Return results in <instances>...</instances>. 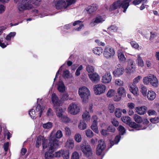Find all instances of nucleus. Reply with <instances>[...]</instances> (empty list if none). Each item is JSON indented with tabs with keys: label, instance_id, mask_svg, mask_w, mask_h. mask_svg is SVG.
Instances as JSON below:
<instances>
[{
	"label": "nucleus",
	"instance_id": "nucleus-12",
	"mask_svg": "<svg viewBox=\"0 0 159 159\" xmlns=\"http://www.w3.org/2000/svg\"><path fill=\"white\" fill-rule=\"evenodd\" d=\"M52 100L53 105V107L55 109H57L61 106L62 102L56 94L55 93L52 94Z\"/></svg>",
	"mask_w": 159,
	"mask_h": 159
},
{
	"label": "nucleus",
	"instance_id": "nucleus-45",
	"mask_svg": "<svg viewBox=\"0 0 159 159\" xmlns=\"http://www.w3.org/2000/svg\"><path fill=\"white\" fill-rule=\"evenodd\" d=\"M86 69L87 71L89 73H92L94 71L93 67L89 65H87Z\"/></svg>",
	"mask_w": 159,
	"mask_h": 159
},
{
	"label": "nucleus",
	"instance_id": "nucleus-4",
	"mask_svg": "<svg viewBox=\"0 0 159 159\" xmlns=\"http://www.w3.org/2000/svg\"><path fill=\"white\" fill-rule=\"evenodd\" d=\"M143 82L146 85L148 84L150 82L151 85L155 87H158L159 84L158 80L156 76L152 74L144 77L143 79Z\"/></svg>",
	"mask_w": 159,
	"mask_h": 159
},
{
	"label": "nucleus",
	"instance_id": "nucleus-36",
	"mask_svg": "<svg viewBox=\"0 0 159 159\" xmlns=\"http://www.w3.org/2000/svg\"><path fill=\"white\" fill-rule=\"evenodd\" d=\"M147 91V89L146 87L143 85L141 86L140 91L143 96H146Z\"/></svg>",
	"mask_w": 159,
	"mask_h": 159
},
{
	"label": "nucleus",
	"instance_id": "nucleus-11",
	"mask_svg": "<svg viewBox=\"0 0 159 159\" xmlns=\"http://www.w3.org/2000/svg\"><path fill=\"white\" fill-rule=\"evenodd\" d=\"M149 121L147 119L144 120L143 123L141 124H136L134 122H132L130 124L131 127L136 129L137 130L144 129L147 127V125L149 123Z\"/></svg>",
	"mask_w": 159,
	"mask_h": 159
},
{
	"label": "nucleus",
	"instance_id": "nucleus-5",
	"mask_svg": "<svg viewBox=\"0 0 159 159\" xmlns=\"http://www.w3.org/2000/svg\"><path fill=\"white\" fill-rule=\"evenodd\" d=\"M79 94L83 102H86L90 95V92L89 89L85 86L80 88L79 89Z\"/></svg>",
	"mask_w": 159,
	"mask_h": 159
},
{
	"label": "nucleus",
	"instance_id": "nucleus-1",
	"mask_svg": "<svg viewBox=\"0 0 159 159\" xmlns=\"http://www.w3.org/2000/svg\"><path fill=\"white\" fill-rule=\"evenodd\" d=\"M43 150L47 148L48 151L46 152L45 153V159H49L52 157L54 155L52 154L55 149L58 148L59 145V142L57 139L54 137H51L49 139V142L47 145V139H43Z\"/></svg>",
	"mask_w": 159,
	"mask_h": 159
},
{
	"label": "nucleus",
	"instance_id": "nucleus-17",
	"mask_svg": "<svg viewBox=\"0 0 159 159\" xmlns=\"http://www.w3.org/2000/svg\"><path fill=\"white\" fill-rule=\"evenodd\" d=\"M112 80V76L110 72H106L102 77V82L105 84L110 83Z\"/></svg>",
	"mask_w": 159,
	"mask_h": 159
},
{
	"label": "nucleus",
	"instance_id": "nucleus-16",
	"mask_svg": "<svg viewBox=\"0 0 159 159\" xmlns=\"http://www.w3.org/2000/svg\"><path fill=\"white\" fill-rule=\"evenodd\" d=\"M105 20V19L101 16H98L93 19L89 24L91 27H93L97 24L102 23Z\"/></svg>",
	"mask_w": 159,
	"mask_h": 159
},
{
	"label": "nucleus",
	"instance_id": "nucleus-51",
	"mask_svg": "<svg viewBox=\"0 0 159 159\" xmlns=\"http://www.w3.org/2000/svg\"><path fill=\"white\" fill-rule=\"evenodd\" d=\"M117 28L114 25H111L107 29L108 31H112L115 32L117 31Z\"/></svg>",
	"mask_w": 159,
	"mask_h": 159
},
{
	"label": "nucleus",
	"instance_id": "nucleus-9",
	"mask_svg": "<svg viewBox=\"0 0 159 159\" xmlns=\"http://www.w3.org/2000/svg\"><path fill=\"white\" fill-rule=\"evenodd\" d=\"M115 54V51L111 47L109 46L105 47L103 52V55L107 59L111 58Z\"/></svg>",
	"mask_w": 159,
	"mask_h": 159
},
{
	"label": "nucleus",
	"instance_id": "nucleus-6",
	"mask_svg": "<svg viewBox=\"0 0 159 159\" xmlns=\"http://www.w3.org/2000/svg\"><path fill=\"white\" fill-rule=\"evenodd\" d=\"M66 2L63 0H54L53 5L57 9H66L70 5V0H66Z\"/></svg>",
	"mask_w": 159,
	"mask_h": 159
},
{
	"label": "nucleus",
	"instance_id": "nucleus-55",
	"mask_svg": "<svg viewBox=\"0 0 159 159\" xmlns=\"http://www.w3.org/2000/svg\"><path fill=\"white\" fill-rule=\"evenodd\" d=\"M71 159H79L78 153L76 152H74L72 155Z\"/></svg>",
	"mask_w": 159,
	"mask_h": 159
},
{
	"label": "nucleus",
	"instance_id": "nucleus-49",
	"mask_svg": "<svg viewBox=\"0 0 159 159\" xmlns=\"http://www.w3.org/2000/svg\"><path fill=\"white\" fill-rule=\"evenodd\" d=\"M63 76L65 79H68L70 77L69 72L68 70H64L63 73Z\"/></svg>",
	"mask_w": 159,
	"mask_h": 159
},
{
	"label": "nucleus",
	"instance_id": "nucleus-39",
	"mask_svg": "<svg viewBox=\"0 0 159 159\" xmlns=\"http://www.w3.org/2000/svg\"><path fill=\"white\" fill-rule=\"evenodd\" d=\"M121 119L123 122L127 124L130 123V118L128 116H123L121 117Z\"/></svg>",
	"mask_w": 159,
	"mask_h": 159
},
{
	"label": "nucleus",
	"instance_id": "nucleus-50",
	"mask_svg": "<svg viewBox=\"0 0 159 159\" xmlns=\"http://www.w3.org/2000/svg\"><path fill=\"white\" fill-rule=\"evenodd\" d=\"M75 139L77 142H80L82 140L81 135L79 134H77L75 136Z\"/></svg>",
	"mask_w": 159,
	"mask_h": 159
},
{
	"label": "nucleus",
	"instance_id": "nucleus-38",
	"mask_svg": "<svg viewBox=\"0 0 159 159\" xmlns=\"http://www.w3.org/2000/svg\"><path fill=\"white\" fill-rule=\"evenodd\" d=\"M55 110H56L57 115L58 117L61 118L63 116L62 114L63 110L62 108L60 107Z\"/></svg>",
	"mask_w": 159,
	"mask_h": 159
},
{
	"label": "nucleus",
	"instance_id": "nucleus-2",
	"mask_svg": "<svg viewBox=\"0 0 159 159\" xmlns=\"http://www.w3.org/2000/svg\"><path fill=\"white\" fill-rule=\"evenodd\" d=\"M41 0H21L18 4V10L22 12L26 10H29L33 7V4L38 6L40 4Z\"/></svg>",
	"mask_w": 159,
	"mask_h": 159
},
{
	"label": "nucleus",
	"instance_id": "nucleus-23",
	"mask_svg": "<svg viewBox=\"0 0 159 159\" xmlns=\"http://www.w3.org/2000/svg\"><path fill=\"white\" fill-rule=\"evenodd\" d=\"M156 97V94L154 91L152 90L148 91L147 97L149 100H153Z\"/></svg>",
	"mask_w": 159,
	"mask_h": 159
},
{
	"label": "nucleus",
	"instance_id": "nucleus-22",
	"mask_svg": "<svg viewBox=\"0 0 159 159\" xmlns=\"http://www.w3.org/2000/svg\"><path fill=\"white\" fill-rule=\"evenodd\" d=\"M124 72V69L123 67L118 68L113 72L114 75L116 77H118L123 75Z\"/></svg>",
	"mask_w": 159,
	"mask_h": 159
},
{
	"label": "nucleus",
	"instance_id": "nucleus-26",
	"mask_svg": "<svg viewBox=\"0 0 159 159\" xmlns=\"http://www.w3.org/2000/svg\"><path fill=\"white\" fill-rule=\"evenodd\" d=\"M97 7L95 5H93L91 6H88L86 9L87 11L90 14L97 10Z\"/></svg>",
	"mask_w": 159,
	"mask_h": 159
},
{
	"label": "nucleus",
	"instance_id": "nucleus-46",
	"mask_svg": "<svg viewBox=\"0 0 159 159\" xmlns=\"http://www.w3.org/2000/svg\"><path fill=\"white\" fill-rule=\"evenodd\" d=\"M86 135L89 138H91L93 136V132L90 129H87L85 131Z\"/></svg>",
	"mask_w": 159,
	"mask_h": 159
},
{
	"label": "nucleus",
	"instance_id": "nucleus-40",
	"mask_svg": "<svg viewBox=\"0 0 159 159\" xmlns=\"http://www.w3.org/2000/svg\"><path fill=\"white\" fill-rule=\"evenodd\" d=\"M43 127L45 129H50L52 128V123L51 122H48L43 125Z\"/></svg>",
	"mask_w": 159,
	"mask_h": 159
},
{
	"label": "nucleus",
	"instance_id": "nucleus-42",
	"mask_svg": "<svg viewBox=\"0 0 159 159\" xmlns=\"http://www.w3.org/2000/svg\"><path fill=\"white\" fill-rule=\"evenodd\" d=\"M115 114L116 117L120 118L121 116V110L120 108H116L115 111Z\"/></svg>",
	"mask_w": 159,
	"mask_h": 159
},
{
	"label": "nucleus",
	"instance_id": "nucleus-3",
	"mask_svg": "<svg viewBox=\"0 0 159 159\" xmlns=\"http://www.w3.org/2000/svg\"><path fill=\"white\" fill-rule=\"evenodd\" d=\"M132 0H119L114 2L110 7L109 10L112 11L122 7L124 9L123 12H125L129 6V2Z\"/></svg>",
	"mask_w": 159,
	"mask_h": 159
},
{
	"label": "nucleus",
	"instance_id": "nucleus-30",
	"mask_svg": "<svg viewBox=\"0 0 159 159\" xmlns=\"http://www.w3.org/2000/svg\"><path fill=\"white\" fill-rule=\"evenodd\" d=\"M116 93V92L115 89H110L107 93V96L109 98H111L113 97H114Z\"/></svg>",
	"mask_w": 159,
	"mask_h": 159
},
{
	"label": "nucleus",
	"instance_id": "nucleus-34",
	"mask_svg": "<svg viewBox=\"0 0 159 159\" xmlns=\"http://www.w3.org/2000/svg\"><path fill=\"white\" fill-rule=\"evenodd\" d=\"M133 118L134 120L136 122L140 123L142 121V118L137 114H135Z\"/></svg>",
	"mask_w": 159,
	"mask_h": 159
},
{
	"label": "nucleus",
	"instance_id": "nucleus-19",
	"mask_svg": "<svg viewBox=\"0 0 159 159\" xmlns=\"http://www.w3.org/2000/svg\"><path fill=\"white\" fill-rule=\"evenodd\" d=\"M129 87L130 88V91L134 95L136 96L139 95L138 88L135 85L130 84Z\"/></svg>",
	"mask_w": 159,
	"mask_h": 159
},
{
	"label": "nucleus",
	"instance_id": "nucleus-20",
	"mask_svg": "<svg viewBox=\"0 0 159 159\" xmlns=\"http://www.w3.org/2000/svg\"><path fill=\"white\" fill-rule=\"evenodd\" d=\"M89 76L93 82H98L100 80V77L97 73L89 74Z\"/></svg>",
	"mask_w": 159,
	"mask_h": 159
},
{
	"label": "nucleus",
	"instance_id": "nucleus-58",
	"mask_svg": "<svg viewBox=\"0 0 159 159\" xmlns=\"http://www.w3.org/2000/svg\"><path fill=\"white\" fill-rule=\"evenodd\" d=\"M127 106L129 109L132 110L134 108L135 105L133 103L129 102L128 103Z\"/></svg>",
	"mask_w": 159,
	"mask_h": 159
},
{
	"label": "nucleus",
	"instance_id": "nucleus-59",
	"mask_svg": "<svg viewBox=\"0 0 159 159\" xmlns=\"http://www.w3.org/2000/svg\"><path fill=\"white\" fill-rule=\"evenodd\" d=\"M60 119L63 122L66 123H68L69 122V119L66 116H63Z\"/></svg>",
	"mask_w": 159,
	"mask_h": 159
},
{
	"label": "nucleus",
	"instance_id": "nucleus-31",
	"mask_svg": "<svg viewBox=\"0 0 159 159\" xmlns=\"http://www.w3.org/2000/svg\"><path fill=\"white\" fill-rule=\"evenodd\" d=\"M82 117L83 120L87 122L89 121L90 119V116L89 112L87 111H86L83 113Z\"/></svg>",
	"mask_w": 159,
	"mask_h": 159
},
{
	"label": "nucleus",
	"instance_id": "nucleus-15",
	"mask_svg": "<svg viewBox=\"0 0 159 159\" xmlns=\"http://www.w3.org/2000/svg\"><path fill=\"white\" fill-rule=\"evenodd\" d=\"M69 152L68 150H61L55 153V157H60L62 156L64 159H69Z\"/></svg>",
	"mask_w": 159,
	"mask_h": 159
},
{
	"label": "nucleus",
	"instance_id": "nucleus-41",
	"mask_svg": "<svg viewBox=\"0 0 159 159\" xmlns=\"http://www.w3.org/2000/svg\"><path fill=\"white\" fill-rule=\"evenodd\" d=\"M142 78V77L141 76L139 75L133 79V83H131L130 84L135 85L136 84L138 83L139 82Z\"/></svg>",
	"mask_w": 159,
	"mask_h": 159
},
{
	"label": "nucleus",
	"instance_id": "nucleus-60",
	"mask_svg": "<svg viewBox=\"0 0 159 159\" xmlns=\"http://www.w3.org/2000/svg\"><path fill=\"white\" fill-rule=\"evenodd\" d=\"M98 119V118L96 115H93L92 117V123H97V120Z\"/></svg>",
	"mask_w": 159,
	"mask_h": 159
},
{
	"label": "nucleus",
	"instance_id": "nucleus-7",
	"mask_svg": "<svg viewBox=\"0 0 159 159\" xmlns=\"http://www.w3.org/2000/svg\"><path fill=\"white\" fill-rule=\"evenodd\" d=\"M117 95L114 97V100L118 102L120 101L122 97H125L126 96V92L125 88L123 87L118 88L117 90Z\"/></svg>",
	"mask_w": 159,
	"mask_h": 159
},
{
	"label": "nucleus",
	"instance_id": "nucleus-13",
	"mask_svg": "<svg viewBox=\"0 0 159 159\" xmlns=\"http://www.w3.org/2000/svg\"><path fill=\"white\" fill-rule=\"evenodd\" d=\"M127 66L125 69V72L128 74H130L133 72L134 70L135 67L134 64V61L131 59L128 60Z\"/></svg>",
	"mask_w": 159,
	"mask_h": 159
},
{
	"label": "nucleus",
	"instance_id": "nucleus-33",
	"mask_svg": "<svg viewBox=\"0 0 159 159\" xmlns=\"http://www.w3.org/2000/svg\"><path fill=\"white\" fill-rule=\"evenodd\" d=\"M114 83L115 85L117 87H122V86H123L124 84L123 81L119 79H116Z\"/></svg>",
	"mask_w": 159,
	"mask_h": 159
},
{
	"label": "nucleus",
	"instance_id": "nucleus-63",
	"mask_svg": "<svg viewBox=\"0 0 159 159\" xmlns=\"http://www.w3.org/2000/svg\"><path fill=\"white\" fill-rule=\"evenodd\" d=\"M143 0H134L132 2V3L135 5H136L140 3Z\"/></svg>",
	"mask_w": 159,
	"mask_h": 159
},
{
	"label": "nucleus",
	"instance_id": "nucleus-27",
	"mask_svg": "<svg viewBox=\"0 0 159 159\" xmlns=\"http://www.w3.org/2000/svg\"><path fill=\"white\" fill-rule=\"evenodd\" d=\"M118 57L120 61L123 62H125L126 61V58L122 52L120 51H118Z\"/></svg>",
	"mask_w": 159,
	"mask_h": 159
},
{
	"label": "nucleus",
	"instance_id": "nucleus-24",
	"mask_svg": "<svg viewBox=\"0 0 159 159\" xmlns=\"http://www.w3.org/2000/svg\"><path fill=\"white\" fill-rule=\"evenodd\" d=\"M136 62L138 66L141 67L144 66V62L140 54H139L137 55V58Z\"/></svg>",
	"mask_w": 159,
	"mask_h": 159
},
{
	"label": "nucleus",
	"instance_id": "nucleus-61",
	"mask_svg": "<svg viewBox=\"0 0 159 159\" xmlns=\"http://www.w3.org/2000/svg\"><path fill=\"white\" fill-rule=\"evenodd\" d=\"M111 122L113 125L115 127L119 125V122L115 119H112L111 120Z\"/></svg>",
	"mask_w": 159,
	"mask_h": 159
},
{
	"label": "nucleus",
	"instance_id": "nucleus-37",
	"mask_svg": "<svg viewBox=\"0 0 159 159\" xmlns=\"http://www.w3.org/2000/svg\"><path fill=\"white\" fill-rule=\"evenodd\" d=\"M78 127L81 130H84L87 128V125L84 122L80 121L79 125Z\"/></svg>",
	"mask_w": 159,
	"mask_h": 159
},
{
	"label": "nucleus",
	"instance_id": "nucleus-18",
	"mask_svg": "<svg viewBox=\"0 0 159 159\" xmlns=\"http://www.w3.org/2000/svg\"><path fill=\"white\" fill-rule=\"evenodd\" d=\"M80 111L79 107L75 103H72L70 105V114L76 115Z\"/></svg>",
	"mask_w": 159,
	"mask_h": 159
},
{
	"label": "nucleus",
	"instance_id": "nucleus-62",
	"mask_svg": "<svg viewBox=\"0 0 159 159\" xmlns=\"http://www.w3.org/2000/svg\"><path fill=\"white\" fill-rule=\"evenodd\" d=\"M97 141L98 139L97 138H96L95 139H92L90 140V144L91 145L95 146Z\"/></svg>",
	"mask_w": 159,
	"mask_h": 159
},
{
	"label": "nucleus",
	"instance_id": "nucleus-21",
	"mask_svg": "<svg viewBox=\"0 0 159 159\" xmlns=\"http://www.w3.org/2000/svg\"><path fill=\"white\" fill-rule=\"evenodd\" d=\"M136 112L139 115H143L146 112L147 108L145 106H143L136 107L135 108Z\"/></svg>",
	"mask_w": 159,
	"mask_h": 159
},
{
	"label": "nucleus",
	"instance_id": "nucleus-35",
	"mask_svg": "<svg viewBox=\"0 0 159 159\" xmlns=\"http://www.w3.org/2000/svg\"><path fill=\"white\" fill-rule=\"evenodd\" d=\"M91 128L96 133L98 134L99 133L97 123H92Z\"/></svg>",
	"mask_w": 159,
	"mask_h": 159
},
{
	"label": "nucleus",
	"instance_id": "nucleus-25",
	"mask_svg": "<svg viewBox=\"0 0 159 159\" xmlns=\"http://www.w3.org/2000/svg\"><path fill=\"white\" fill-rule=\"evenodd\" d=\"M77 25H79L80 26L78 28L75 29V30L80 31L84 26V25L83 24L82 22L80 20L76 21L73 23V25L74 26H75Z\"/></svg>",
	"mask_w": 159,
	"mask_h": 159
},
{
	"label": "nucleus",
	"instance_id": "nucleus-47",
	"mask_svg": "<svg viewBox=\"0 0 159 159\" xmlns=\"http://www.w3.org/2000/svg\"><path fill=\"white\" fill-rule=\"evenodd\" d=\"M118 129L120 134L121 135L124 134L125 133V128L122 125L119 126Z\"/></svg>",
	"mask_w": 159,
	"mask_h": 159
},
{
	"label": "nucleus",
	"instance_id": "nucleus-32",
	"mask_svg": "<svg viewBox=\"0 0 159 159\" xmlns=\"http://www.w3.org/2000/svg\"><path fill=\"white\" fill-rule=\"evenodd\" d=\"M93 52L95 54L98 55H100L102 53L103 50L101 48L97 47L93 49Z\"/></svg>",
	"mask_w": 159,
	"mask_h": 159
},
{
	"label": "nucleus",
	"instance_id": "nucleus-54",
	"mask_svg": "<svg viewBox=\"0 0 159 159\" xmlns=\"http://www.w3.org/2000/svg\"><path fill=\"white\" fill-rule=\"evenodd\" d=\"M53 112L52 110L49 108L47 111V114L48 117H51L53 116Z\"/></svg>",
	"mask_w": 159,
	"mask_h": 159
},
{
	"label": "nucleus",
	"instance_id": "nucleus-48",
	"mask_svg": "<svg viewBox=\"0 0 159 159\" xmlns=\"http://www.w3.org/2000/svg\"><path fill=\"white\" fill-rule=\"evenodd\" d=\"M83 65H80V66L76 70L75 73V75L77 76H79L80 74V71L83 69Z\"/></svg>",
	"mask_w": 159,
	"mask_h": 159
},
{
	"label": "nucleus",
	"instance_id": "nucleus-28",
	"mask_svg": "<svg viewBox=\"0 0 159 159\" xmlns=\"http://www.w3.org/2000/svg\"><path fill=\"white\" fill-rule=\"evenodd\" d=\"M44 106H42L41 107V106L39 104H38L37 106L36 109V112H39V117L41 116L42 114L43 111L44 110Z\"/></svg>",
	"mask_w": 159,
	"mask_h": 159
},
{
	"label": "nucleus",
	"instance_id": "nucleus-29",
	"mask_svg": "<svg viewBox=\"0 0 159 159\" xmlns=\"http://www.w3.org/2000/svg\"><path fill=\"white\" fill-rule=\"evenodd\" d=\"M57 89L61 93H63L65 91V88L63 82L60 81L58 83Z\"/></svg>",
	"mask_w": 159,
	"mask_h": 159
},
{
	"label": "nucleus",
	"instance_id": "nucleus-53",
	"mask_svg": "<svg viewBox=\"0 0 159 159\" xmlns=\"http://www.w3.org/2000/svg\"><path fill=\"white\" fill-rule=\"evenodd\" d=\"M63 134L61 131L59 130L57 131L55 135V137L56 138L60 139L62 136Z\"/></svg>",
	"mask_w": 159,
	"mask_h": 159
},
{
	"label": "nucleus",
	"instance_id": "nucleus-14",
	"mask_svg": "<svg viewBox=\"0 0 159 159\" xmlns=\"http://www.w3.org/2000/svg\"><path fill=\"white\" fill-rule=\"evenodd\" d=\"M98 143V144L97 148L96 153L98 155H100L105 149L106 144L104 141L102 139L99 140Z\"/></svg>",
	"mask_w": 159,
	"mask_h": 159
},
{
	"label": "nucleus",
	"instance_id": "nucleus-57",
	"mask_svg": "<svg viewBox=\"0 0 159 159\" xmlns=\"http://www.w3.org/2000/svg\"><path fill=\"white\" fill-rule=\"evenodd\" d=\"M115 107L112 104H110L108 106V109L111 113H113L115 110Z\"/></svg>",
	"mask_w": 159,
	"mask_h": 159
},
{
	"label": "nucleus",
	"instance_id": "nucleus-8",
	"mask_svg": "<svg viewBox=\"0 0 159 159\" xmlns=\"http://www.w3.org/2000/svg\"><path fill=\"white\" fill-rule=\"evenodd\" d=\"M106 86L102 84H98L93 86V90L96 95H100L104 93L106 90Z\"/></svg>",
	"mask_w": 159,
	"mask_h": 159
},
{
	"label": "nucleus",
	"instance_id": "nucleus-64",
	"mask_svg": "<svg viewBox=\"0 0 159 159\" xmlns=\"http://www.w3.org/2000/svg\"><path fill=\"white\" fill-rule=\"evenodd\" d=\"M148 113L149 116L155 115L156 114V112L154 110H150L148 111Z\"/></svg>",
	"mask_w": 159,
	"mask_h": 159
},
{
	"label": "nucleus",
	"instance_id": "nucleus-44",
	"mask_svg": "<svg viewBox=\"0 0 159 159\" xmlns=\"http://www.w3.org/2000/svg\"><path fill=\"white\" fill-rule=\"evenodd\" d=\"M43 139H46L44 138H43L42 139L41 136H39L38 137L36 143V147L39 148L41 145L42 140ZM42 141H43V140H42Z\"/></svg>",
	"mask_w": 159,
	"mask_h": 159
},
{
	"label": "nucleus",
	"instance_id": "nucleus-43",
	"mask_svg": "<svg viewBox=\"0 0 159 159\" xmlns=\"http://www.w3.org/2000/svg\"><path fill=\"white\" fill-rule=\"evenodd\" d=\"M130 43L132 47L135 49H139L140 48L139 44L135 41L130 42Z\"/></svg>",
	"mask_w": 159,
	"mask_h": 159
},
{
	"label": "nucleus",
	"instance_id": "nucleus-10",
	"mask_svg": "<svg viewBox=\"0 0 159 159\" xmlns=\"http://www.w3.org/2000/svg\"><path fill=\"white\" fill-rule=\"evenodd\" d=\"M81 150L83 153L87 157H89L92 154V149L88 144H82L80 146Z\"/></svg>",
	"mask_w": 159,
	"mask_h": 159
},
{
	"label": "nucleus",
	"instance_id": "nucleus-56",
	"mask_svg": "<svg viewBox=\"0 0 159 159\" xmlns=\"http://www.w3.org/2000/svg\"><path fill=\"white\" fill-rule=\"evenodd\" d=\"M150 121L153 123L155 124L159 122V117H155L150 119Z\"/></svg>",
	"mask_w": 159,
	"mask_h": 159
},
{
	"label": "nucleus",
	"instance_id": "nucleus-52",
	"mask_svg": "<svg viewBox=\"0 0 159 159\" xmlns=\"http://www.w3.org/2000/svg\"><path fill=\"white\" fill-rule=\"evenodd\" d=\"M29 114L31 117L33 119H34L36 118V115L35 113V111L34 110L32 109L29 112Z\"/></svg>",
	"mask_w": 159,
	"mask_h": 159
}]
</instances>
